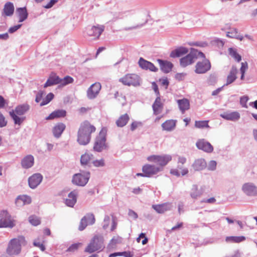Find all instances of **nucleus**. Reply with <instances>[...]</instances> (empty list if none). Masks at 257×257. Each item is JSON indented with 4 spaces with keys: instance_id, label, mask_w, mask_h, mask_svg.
<instances>
[{
    "instance_id": "1",
    "label": "nucleus",
    "mask_w": 257,
    "mask_h": 257,
    "mask_svg": "<svg viewBox=\"0 0 257 257\" xmlns=\"http://www.w3.org/2000/svg\"><path fill=\"white\" fill-rule=\"evenodd\" d=\"M95 131V127L88 121L81 123L77 133V142L80 145H87L91 140V134Z\"/></svg>"
},
{
    "instance_id": "2",
    "label": "nucleus",
    "mask_w": 257,
    "mask_h": 257,
    "mask_svg": "<svg viewBox=\"0 0 257 257\" xmlns=\"http://www.w3.org/2000/svg\"><path fill=\"white\" fill-rule=\"evenodd\" d=\"M105 247L104 238L100 234L95 235L91 239L90 243L85 249V251L92 253L95 251H101Z\"/></svg>"
},
{
    "instance_id": "3",
    "label": "nucleus",
    "mask_w": 257,
    "mask_h": 257,
    "mask_svg": "<svg viewBox=\"0 0 257 257\" xmlns=\"http://www.w3.org/2000/svg\"><path fill=\"white\" fill-rule=\"evenodd\" d=\"M25 242L23 236H19L11 239L9 243L7 252L9 255H17L21 251L22 244Z\"/></svg>"
},
{
    "instance_id": "4",
    "label": "nucleus",
    "mask_w": 257,
    "mask_h": 257,
    "mask_svg": "<svg viewBox=\"0 0 257 257\" xmlns=\"http://www.w3.org/2000/svg\"><path fill=\"white\" fill-rule=\"evenodd\" d=\"M172 160V157L169 155H152L147 157V160L150 162L156 164V166L161 168H163Z\"/></svg>"
},
{
    "instance_id": "5",
    "label": "nucleus",
    "mask_w": 257,
    "mask_h": 257,
    "mask_svg": "<svg viewBox=\"0 0 257 257\" xmlns=\"http://www.w3.org/2000/svg\"><path fill=\"white\" fill-rule=\"evenodd\" d=\"M16 225V220L7 210H3L0 212V228H12Z\"/></svg>"
},
{
    "instance_id": "6",
    "label": "nucleus",
    "mask_w": 257,
    "mask_h": 257,
    "mask_svg": "<svg viewBox=\"0 0 257 257\" xmlns=\"http://www.w3.org/2000/svg\"><path fill=\"white\" fill-rule=\"evenodd\" d=\"M89 178V172L75 174L73 176L72 182L77 186H84L87 183Z\"/></svg>"
},
{
    "instance_id": "7",
    "label": "nucleus",
    "mask_w": 257,
    "mask_h": 257,
    "mask_svg": "<svg viewBox=\"0 0 257 257\" xmlns=\"http://www.w3.org/2000/svg\"><path fill=\"white\" fill-rule=\"evenodd\" d=\"M107 146L106 143V137L105 134L102 132L96 137L93 146V149L97 152H101L107 149Z\"/></svg>"
},
{
    "instance_id": "8",
    "label": "nucleus",
    "mask_w": 257,
    "mask_h": 257,
    "mask_svg": "<svg viewBox=\"0 0 257 257\" xmlns=\"http://www.w3.org/2000/svg\"><path fill=\"white\" fill-rule=\"evenodd\" d=\"M104 25L96 24L86 29V33L89 37H93L94 40L98 39L102 33L104 31Z\"/></svg>"
},
{
    "instance_id": "9",
    "label": "nucleus",
    "mask_w": 257,
    "mask_h": 257,
    "mask_svg": "<svg viewBox=\"0 0 257 257\" xmlns=\"http://www.w3.org/2000/svg\"><path fill=\"white\" fill-rule=\"evenodd\" d=\"M119 81L125 85L137 86L140 85V77L135 74L125 75L119 79Z\"/></svg>"
},
{
    "instance_id": "10",
    "label": "nucleus",
    "mask_w": 257,
    "mask_h": 257,
    "mask_svg": "<svg viewBox=\"0 0 257 257\" xmlns=\"http://www.w3.org/2000/svg\"><path fill=\"white\" fill-rule=\"evenodd\" d=\"M242 192L247 196H257V186L252 182L243 184L241 187Z\"/></svg>"
},
{
    "instance_id": "11",
    "label": "nucleus",
    "mask_w": 257,
    "mask_h": 257,
    "mask_svg": "<svg viewBox=\"0 0 257 257\" xmlns=\"http://www.w3.org/2000/svg\"><path fill=\"white\" fill-rule=\"evenodd\" d=\"M95 219L92 213H87L82 217L80 222L78 229L83 230L87 225H92L95 223Z\"/></svg>"
},
{
    "instance_id": "12",
    "label": "nucleus",
    "mask_w": 257,
    "mask_h": 257,
    "mask_svg": "<svg viewBox=\"0 0 257 257\" xmlns=\"http://www.w3.org/2000/svg\"><path fill=\"white\" fill-rule=\"evenodd\" d=\"M211 68V64L209 60L205 59L201 62H198L195 66V72L197 74H204Z\"/></svg>"
},
{
    "instance_id": "13",
    "label": "nucleus",
    "mask_w": 257,
    "mask_h": 257,
    "mask_svg": "<svg viewBox=\"0 0 257 257\" xmlns=\"http://www.w3.org/2000/svg\"><path fill=\"white\" fill-rule=\"evenodd\" d=\"M142 171L145 173L147 177H152L161 171V168L157 167L155 165L146 164L142 168Z\"/></svg>"
},
{
    "instance_id": "14",
    "label": "nucleus",
    "mask_w": 257,
    "mask_h": 257,
    "mask_svg": "<svg viewBox=\"0 0 257 257\" xmlns=\"http://www.w3.org/2000/svg\"><path fill=\"white\" fill-rule=\"evenodd\" d=\"M196 147L206 153H210L213 151V147L205 139H200L196 143Z\"/></svg>"
},
{
    "instance_id": "15",
    "label": "nucleus",
    "mask_w": 257,
    "mask_h": 257,
    "mask_svg": "<svg viewBox=\"0 0 257 257\" xmlns=\"http://www.w3.org/2000/svg\"><path fill=\"white\" fill-rule=\"evenodd\" d=\"M101 88V84L97 82L92 84L87 91V96L89 99L96 97Z\"/></svg>"
},
{
    "instance_id": "16",
    "label": "nucleus",
    "mask_w": 257,
    "mask_h": 257,
    "mask_svg": "<svg viewBox=\"0 0 257 257\" xmlns=\"http://www.w3.org/2000/svg\"><path fill=\"white\" fill-rule=\"evenodd\" d=\"M43 176L40 173H36L30 177L28 179L29 186L32 189L36 188L42 182Z\"/></svg>"
},
{
    "instance_id": "17",
    "label": "nucleus",
    "mask_w": 257,
    "mask_h": 257,
    "mask_svg": "<svg viewBox=\"0 0 257 257\" xmlns=\"http://www.w3.org/2000/svg\"><path fill=\"white\" fill-rule=\"evenodd\" d=\"M138 64L139 66L144 70H149L153 72H157L158 70V69L152 63L146 60L142 57L140 58Z\"/></svg>"
},
{
    "instance_id": "18",
    "label": "nucleus",
    "mask_w": 257,
    "mask_h": 257,
    "mask_svg": "<svg viewBox=\"0 0 257 257\" xmlns=\"http://www.w3.org/2000/svg\"><path fill=\"white\" fill-rule=\"evenodd\" d=\"M78 194V192L76 190L70 192L68 195V198L65 201V204L69 207H73L76 203Z\"/></svg>"
},
{
    "instance_id": "19",
    "label": "nucleus",
    "mask_w": 257,
    "mask_h": 257,
    "mask_svg": "<svg viewBox=\"0 0 257 257\" xmlns=\"http://www.w3.org/2000/svg\"><path fill=\"white\" fill-rule=\"evenodd\" d=\"M152 207L157 212L163 213L165 211L171 210L173 205L171 203L167 202L161 204L153 205Z\"/></svg>"
},
{
    "instance_id": "20",
    "label": "nucleus",
    "mask_w": 257,
    "mask_h": 257,
    "mask_svg": "<svg viewBox=\"0 0 257 257\" xmlns=\"http://www.w3.org/2000/svg\"><path fill=\"white\" fill-rule=\"evenodd\" d=\"M195 59L194 57V56L193 55V53L192 52V50H191V52L189 54H188L187 56L185 57H184L180 59V65L183 67H185L187 66L190 65L194 63L195 61Z\"/></svg>"
},
{
    "instance_id": "21",
    "label": "nucleus",
    "mask_w": 257,
    "mask_h": 257,
    "mask_svg": "<svg viewBox=\"0 0 257 257\" xmlns=\"http://www.w3.org/2000/svg\"><path fill=\"white\" fill-rule=\"evenodd\" d=\"M220 116L226 120L233 121H237L240 118V114L237 111L224 112L220 114Z\"/></svg>"
},
{
    "instance_id": "22",
    "label": "nucleus",
    "mask_w": 257,
    "mask_h": 257,
    "mask_svg": "<svg viewBox=\"0 0 257 257\" xmlns=\"http://www.w3.org/2000/svg\"><path fill=\"white\" fill-rule=\"evenodd\" d=\"M22 168L29 169L33 167L34 164V158L31 155H28L24 157L21 160V163Z\"/></svg>"
},
{
    "instance_id": "23",
    "label": "nucleus",
    "mask_w": 257,
    "mask_h": 257,
    "mask_svg": "<svg viewBox=\"0 0 257 257\" xmlns=\"http://www.w3.org/2000/svg\"><path fill=\"white\" fill-rule=\"evenodd\" d=\"M157 61L160 65L161 70L163 72L168 73L171 71L173 66V65L171 62L161 59H158Z\"/></svg>"
},
{
    "instance_id": "24",
    "label": "nucleus",
    "mask_w": 257,
    "mask_h": 257,
    "mask_svg": "<svg viewBox=\"0 0 257 257\" xmlns=\"http://www.w3.org/2000/svg\"><path fill=\"white\" fill-rule=\"evenodd\" d=\"M207 166L205 159L200 158L194 161L192 167L195 171H199L204 170Z\"/></svg>"
},
{
    "instance_id": "25",
    "label": "nucleus",
    "mask_w": 257,
    "mask_h": 257,
    "mask_svg": "<svg viewBox=\"0 0 257 257\" xmlns=\"http://www.w3.org/2000/svg\"><path fill=\"white\" fill-rule=\"evenodd\" d=\"M32 200L30 196L26 195H20L16 199L15 203L18 207H22L31 203Z\"/></svg>"
},
{
    "instance_id": "26",
    "label": "nucleus",
    "mask_w": 257,
    "mask_h": 257,
    "mask_svg": "<svg viewBox=\"0 0 257 257\" xmlns=\"http://www.w3.org/2000/svg\"><path fill=\"white\" fill-rule=\"evenodd\" d=\"M60 78L55 73H51L44 85V87L46 88L48 86L60 84Z\"/></svg>"
},
{
    "instance_id": "27",
    "label": "nucleus",
    "mask_w": 257,
    "mask_h": 257,
    "mask_svg": "<svg viewBox=\"0 0 257 257\" xmlns=\"http://www.w3.org/2000/svg\"><path fill=\"white\" fill-rule=\"evenodd\" d=\"M66 128V125L62 122L57 123L53 128L52 132L54 136L56 138H59L61 136L62 133Z\"/></svg>"
},
{
    "instance_id": "28",
    "label": "nucleus",
    "mask_w": 257,
    "mask_h": 257,
    "mask_svg": "<svg viewBox=\"0 0 257 257\" xmlns=\"http://www.w3.org/2000/svg\"><path fill=\"white\" fill-rule=\"evenodd\" d=\"M238 70L236 66H232L229 73L227 77L226 83L224 86H227L233 82H234L237 78L236 74L237 73Z\"/></svg>"
},
{
    "instance_id": "29",
    "label": "nucleus",
    "mask_w": 257,
    "mask_h": 257,
    "mask_svg": "<svg viewBox=\"0 0 257 257\" xmlns=\"http://www.w3.org/2000/svg\"><path fill=\"white\" fill-rule=\"evenodd\" d=\"M176 125V120L173 119H169L165 121L161 125L163 130L167 132H171L173 131Z\"/></svg>"
},
{
    "instance_id": "30",
    "label": "nucleus",
    "mask_w": 257,
    "mask_h": 257,
    "mask_svg": "<svg viewBox=\"0 0 257 257\" xmlns=\"http://www.w3.org/2000/svg\"><path fill=\"white\" fill-rule=\"evenodd\" d=\"M152 107L154 114L158 115L162 112L163 104L161 103V98L159 96L156 98Z\"/></svg>"
},
{
    "instance_id": "31",
    "label": "nucleus",
    "mask_w": 257,
    "mask_h": 257,
    "mask_svg": "<svg viewBox=\"0 0 257 257\" xmlns=\"http://www.w3.org/2000/svg\"><path fill=\"white\" fill-rule=\"evenodd\" d=\"M66 111L64 109H57L53 111L48 117L47 120L53 119L57 118L64 117L66 116Z\"/></svg>"
},
{
    "instance_id": "32",
    "label": "nucleus",
    "mask_w": 257,
    "mask_h": 257,
    "mask_svg": "<svg viewBox=\"0 0 257 257\" xmlns=\"http://www.w3.org/2000/svg\"><path fill=\"white\" fill-rule=\"evenodd\" d=\"M14 10L15 7L13 3L9 2L5 4L3 13L6 16H11L13 15Z\"/></svg>"
},
{
    "instance_id": "33",
    "label": "nucleus",
    "mask_w": 257,
    "mask_h": 257,
    "mask_svg": "<svg viewBox=\"0 0 257 257\" xmlns=\"http://www.w3.org/2000/svg\"><path fill=\"white\" fill-rule=\"evenodd\" d=\"M188 52L187 48L180 47L173 51L170 54V57L172 58L179 57Z\"/></svg>"
},
{
    "instance_id": "34",
    "label": "nucleus",
    "mask_w": 257,
    "mask_h": 257,
    "mask_svg": "<svg viewBox=\"0 0 257 257\" xmlns=\"http://www.w3.org/2000/svg\"><path fill=\"white\" fill-rule=\"evenodd\" d=\"M30 106L28 104H23L18 105L15 109L14 112L19 115H24L29 109Z\"/></svg>"
},
{
    "instance_id": "35",
    "label": "nucleus",
    "mask_w": 257,
    "mask_h": 257,
    "mask_svg": "<svg viewBox=\"0 0 257 257\" xmlns=\"http://www.w3.org/2000/svg\"><path fill=\"white\" fill-rule=\"evenodd\" d=\"M179 108L182 113L189 108L190 103L188 99L184 98L177 101Z\"/></svg>"
},
{
    "instance_id": "36",
    "label": "nucleus",
    "mask_w": 257,
    "mask_h": 257,
    "mask_svg": "<svg viewBox=\"0 0 257 257\" xmlns=\"http://www.w3.org/2000/svg\"><path fill=\"white\" fill-rule=\"evenodd\" d=\"M130 119L129 116L125 113L121 115L116 121V124L118 127H123L126 124Z\"/></svg>"
},
{
    "instance_id": "37",
    "label": "nucleus",
    "mask_w": 257,
    "mask_h": 257,
    "mask_svg": "<svg viewBox=\"0 0 257 257\" xmlns=\"http://www.w3.org/2000/svg\"><path fill=\"white\" fill-rule=\"evenodd\" d=\"M135 21L137 22V24L130 28H128V30L140 28L144 24H145L148 21V20L147 19H144L143 17H137Z\"/></svg>"
},
{
    "instance_id": "38",
    "label": "nucleus",
    "mask_w": 257,
    "mask_h": 257,
    "mask_svg": "<svg viewBox=\"0 0 257 257\" xmlns=\"http://www.w3.org/2000/svg\"><path fill=\"white\" fill-rule=\"evenodd\" d=\"M226 36L231 38H235L240 41H242L243 39V36L238 33L236 29H231L230 31L227 32Z\"/></svg>"
},
{
    "instance_id": "39",
    "label": "nucleus",
    "mask_w": 257,
    "mask_h": 257,
    "mask_svg": "<svg viewBox=\"0 0 257 257\" xmlns=\"http://www.w3.org/2000/svg\"><path fill=\"white\" fill-rule=\"evenodd\" d=\"M93 158V155L92 154L86 153L81 156L80 163L82 165H87Z\"/></svg>"
},
{
    "instance_id": "40",
    "label": "nucleus",
    "mask_w": 257,
    "mask_h": 257,
    "mask_svg": "<svg viewBox=\"0 0 257 257\" xmlns=\"http://www.w3.org/2000/svg\"><path fill=\"white\" fill-rule=\"evenodd\" d=\"M245 237L243 236H227L226 237L225 240L228 242H236L239 243L245 240Z\"/></svg>"
},
{
    "instance_id": "41",
    "label": "nucleus",
    "mask_w": 257,
    "mask_h": 257,
    "mask_svg": "<svg viewBox=\"0 0 257 257\" xmlns=\"http://www.w3.org/2000/svg\"><path fill=\"white\" fill-rule=\"evenodd\" d=\"M9 114L16 124L20 125L24 121V118L18 116V114L15 113L14 110L10 111Z\"/></svg>"
},
{
    "instance_id": "42",
    "label": "nucleus",
    "mask_w": 257,
    "mask_h": 257,
    "mask_svg": "<svg viewBox=\"0 0 257 257\" xmlns=\"http://www.w3.org/2000/svg\"><path fill=\"white\" fill-rule=\"evenodd\" d=\"M201 195L202 192L200 190H198L197 186L195 185H193L190 192L191 197L193 199H197L201 196Z\"/></svg>"
},
{
    "instance_id": "43",
    "label": "nucleus",
    "mask_w": 257,
    "mask_h": 257,
    "mask_svg": "<svg viewBox=\"0 0 257 257\" xmlns=\"http://www.w3.org/2000/svg\"><path fill=\"white\" fill-rule=\"evenodd\" d=\"M229 54L237 62H240L241 60V56L237 53L235 49L229 48L228 49Z\"/></svg>"
},
{
    "instance_id": "44",
    "label": "nucleus",
    "mask_w": 257,
    "mask_h": 257,
    "mask_svg": "<svg viewBox=\"0 0 257 257\" xmlns=\"http://www.w3.org/2000/svg\"><path fill=\"white\" fill-rule=\"evenodd\" d=\"M217 81V76L215 73L211 74L207 78V82L208 85H214Z\"/></svg>"
},
{
    "instance_id": "45",
    "label": "nucleus",
    "mask_w": 257,
    "mask_h": 257,
    "mask_svg": "<svg viewBox=\"0 0 257 257\" xmlns=\"http://www.w3.org/2000/svg\"><path fill=\"white\" fill-rule=\"evenodd\" d=\"M121 238L119 237H113L107 245L109 249L113 248L117 243L121 242Z\"/></svg>"
},
{
    "instance_id": "46",
    "label": "nucleus",
    "mask_w": 257,
    "mask_h": 257,
    "mask_svg": "<svg viewBox=\"0 0 257 257\" xmlns=\"http://www.w3.org/2000/svg\"><path fill=\"white\" fill-rule=\"evenodd\" d=\"M54 96L53 93L51 92L48 93L40 103V106H42L49 103L53 99Z\"/></svg>"
},
{
    "instance_id": "47",
    "label": "nucleus",
    "mask_w": 257,
    "mask_h": 257,
    "mask_svg": "<svg viewBox=\"0 0 257 257\" xmlns=\"http://www.w3.org/2000/svg\"><path fill=\"white\" fill-rule=\"evenodd\" d=\"M29 222L34 226H37L41 223L39 218L34 215L30 216L29 218Z\"/></svg>"
},
{
    "instance_id": "48",
    "label": "nucleus",
    "mask_w": 257,
    "mask_h": 257,
    "mask_svg": "<svg viewBox=\"0 0 257 257\" xmlns=\"http://www.w3.org/2000/svg\"><path fill=\"white\" fill-rule=\"evenodd\" d=\"M16 14L18 16H28V13L26 7L18 8L16 10Z\"/></svg>"
},
{
    "instance_id": "49",
    "label": "nucleus",
    "mask_w": 257,
    "mask_h": 257,
    "mask_svg": "<svg viewBox=\"0 0 257 257\" xmlns=\"http://www.w3.org/2000/svg\"><path fill=\"white\" fill-rule=\"evenodd\" d=\"M208 122V121H207V120L196 121L195 123V126L196 127L199 128H203L205 127H209Z\"/></svg>"
},
{
    "instance_id": "50",
    "label": "nucleus",
    "mask_w": 257,
    "mask_h": 257,
    "mask_svg": "<svg viewBox=\"0 0 257 257\" xmlns=\"http://www.w3.org/2000/svg\"><path fill=\"white\" fill-rule=\"evenodd\" d=\"M93 165L95 167H103L105 165V162L104 159L101 158L100 160H95L92 161Z\"/></svg>"
},
{
    "instance_id": "51",
    "label": "nucleus",
    "mask_w": 257,
    "mask_h": 257,
    "mask_svg": "<svg viewBox=\"0 0 257 257\" xmlns=\"http://www.w3.org/2000/svg\"><path fill=\"white\" fill-rule=\"evenodd\" d=\"M73 79L69 76H65L63 79L60 78V84L63 86L66 85L73 82Z\"/></svg>"
},
{
    "instance_id": "52",
    "label": "nucleus",
    "mask_w": 257,
    "mask_h": 257,
    "mask_svg": "<svg viewBox=\"0 0 257 257\" xmlns=\"http://www.w3.org/2000/svg\"><path fill=\"white\" fill-rule=\"evenodd\" d=\"M217 163L215 161L211 160L209 162L208 165L206 167H207V169L209 171H215L216 169Z\"/></svg>"
},
{
    "instance_id": "53",
    "label": "nucleus",
    "mask_w": 257,
    "mask_h": 257,
    "mask_svg": "<svg viewBox=\"0 0 257 257\" xmlns=\"http://www.w3.org/2000/svg\"><path fill=\"white\" fill-rule=\"evenodd\" d=\"M8 121L4 115L0 112V127H4L7 125Z\"/></svg>"
},
{
    "instance_id": "54",
    "label": "nucleus",
    "mask_w": 257,
    "mask_h": 257,
    "mask_svg": "<svg viewBox=\"0 0 257 257\" xmlns=\"http://www.w3.org/2000/svg\"><path fill=\"white\" fill-rule=\"evenodd\" d=\"M212 43L214 45H217L218 47H222L224 45V42L222 41V40L215 38H214L212 41Z\"/></svg>"
},
{
    "instance_id": "55",
    "label": "nucleus",
    "mask_w": 257,
    "mask_h": 257,
    "mask_svg": "<svg viewBox=\"0 0 257 257\" xmlns=\"http://www.w3.org/2000/svg\"><path fill=\"white\" fill-rule=\"evenodd\" d=\"M248 100V98L246 96H243L240 98V103L242 107L247 108L246 103Z\"/></svg>"
},
{
    "instance_id": "56",
    "label": "nucleus",
    "mask_w": 257,
    "mask_h": 257,
    "mask_svg": "<svg viewBox=\"0 0 257 257\" xmlns=\"http://www.w3.org/2000/svg\"><path fill=\"white\" fill-rule=\"evenodd\" d=\"M195 59H196L198 56H200L202 58H205V55L201 52L198 51L197 50L194 49H191Z\"/></svg>"
},
{
    "instance_id": "57",
    "label": "nucleus",
    "mask_w": 257,
    "mask_h": 257,
    "mask_svg": "<svg viewBox=\"0 0 257 257\" xmlns=\"http://www.w3.org/2000/svg\"><path fill=\"white\" fill-rule=\"evenodd\" d=\"M186 76V73H178L175 75V77L177 80L182 81L184 79Z\"/></svg>"
},
{
    "instance_id": "58",
    "label": "nucleus",
    "mask_w": 257,
    "mask_h": 257,
    "mask_svg": "<svg viewBox=\"0 0 257 257\" xmlns=\"http://www.w3.org/2000/svg\"><path fill=\"white\" fill-rule=\"evenodd\" d=\"M22 25V24H18L13 27H11L9 28L8 32L10 33H13L17 31L19 29H20Z\"/></svg>"
},
{
    "instance_id": "59",
    "label": "nucleus",
    "mask_w": 257,
    "mask_h": 257,
    "mask_svg": "<svg viewBox=\"0 0 257 257\" xmlns=\"http://www.w3.org/2000/svg\"><path fill=\"white\" fill-rule=\"evenodd\" d=\"M110 221V217L108 215H105L104 218V224L103 225V228L105 229L108 226Z\"/></svg>"
},
{
    "instance_id": "60",
    "label": "nucleus",
    "mask_w": 257,
    "mask_h": 257,
    "mask_svg": "<svg viewBox=\"0 0 257 257\" xmlns=\"http://www.w3.org/2000/svg\"><path fill=\"white\" fill-rule=\"evenodd\" d=\"M57 2V0H51L49 3L44 5L43 7L45 9H50L52 8Z\"/></svg>"
},
{
    "instance_id": "61",
    "label": "nucleus",
    "mask_w": 257,
    "mask_h": 257,
    "mask_svg": "<svg viewBox=\"0 0 257 257\" xmlns=\"http://www.w3.org/2000/svg\"><path fill=\"white\" fill-rule=\"evenodd\" d=\"M241 64V68L240 69V72L241 73H245V71L248 68L247 63L246 62H242Z\"/></svg>"
},
{
    "instance_id": "62",
    "label": "nucleus",
    "mask_w": 257,
    "mask_h": 257,
    "mask_svg": "<svg viewBox=\"0 0 257 257\" xmlns=\"http://www.w3.org/2000/svg\"><path fill=\"white\" fill-rule=\"evenodd\" d=\"M128 215L130 217L133 218L134 219H136L138 217L137 213L131 209L128 210Z\"/></svg>"
},
{
    "instance_id": "63",
    "label": "nucleus",
    "mask_w": 257,
    "mask_h": 257,
    "mask_svg": "<svg viewBox=\"0 0 257 257\" xmlns=\"http://www.w3.org/2000/svg\"><path fill=\"white\" fill-rule=\"evenodd\" d=\"M79 245V243L73 244L68 248V250L69 251H74L78 249Z\"/></svg>"
},
{
    "instance_id": "64",
    "label": "nucleus",
    "mask_w": 257,
    "mask_h": 257,
    "mask_svg": "<svg viewBox=\"0 0 257 257\" xmlns=\"http://www.w3.org/2000/svg\"><path fill=\"white\" fill-rule=\"evenodd\" d=\"M33 244H34V246L39 247L42 251L45 250V246L42 243H40V242L34 241Z\"/></svg>"
}]
</instances>
